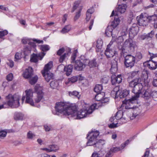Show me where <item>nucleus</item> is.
<instances>
[{
	"label": "nucleus",
	"mask_w": 157,
	"mask_h": 157,
	"mask_svg": "<svg viewBox=\"0 0 157 157\" xmlns=\"http://www.w3.org/2000/svg\"><path fill=\"white\" fill-rule=\"evenodd\" d=\"M140 96L143 98L144 100L148 101L151 97V90L149 89L143 90L142 89V90H140V91L136 92V94L131 98L127 100L123 101V103L137 104L138 99Z\"/></svg>",
	"instance_id": "f257e3e1"
},
{
	"label": "nucleus",
	"mask_w": 157,
	"mask_h": 157,
	"mask_svg": "<svg viewBox=\"0 0 157 157\" xmlns=\"http://www.w3.org/2000/svg\"><path fill=\"white\" fill-rule=\"evenodd\" d=\"M72 105L62 102H57L55 107V111H53L52 113L54 114L57 115L62 114L65 116L70 115L71 109H75V107H72Z\"/></svg>",
	"instance_id": "f03ea898"
},
{
	"label": "nucleus",
	"mask_w": 157,
	"mask_h": 157,
	"mask_svg": "<svg viewBox=\"0 0 157 157\" xmlns=\"http://www.w3.org/2000/svg\"><path fill=\"white\" fill-rule=\"evenodd\" d=\"M95 104H94L90 107V109L89 108L88 109H82L80 111H77V108L76 106L73 105L72 107H75L74 109H71L70 115L72 117H75V118L76 119H80L86 117L88 115L92 113L93 111V108L95 109Z\"/></svg>",
	"instance_id": "7ed1b4c3"
},
{
	"label": "nucleus",
	"mask_w": 157,
	"mask_h": 157,
	"mask_svg": "<svg viewBox=\"0 0 157 157\" xmlns=\"http://www.w3.org/2000/svg\"><path fill=\"white\" fill-rule=\"evenodd\" d=\"M8 105L11 108H16L20 105V97L19 96L13 95L9 94L6 97Z\"/></svg>",
	"instance_id": "20e7f679"
},
{
	"label": "nucleus",
	"mask_w": 157,
	"mask_h": 157,
	"mask_svg": "<svg viewBox=\"0 0 157 157\" xmlns=\"http://www.w3.org/2000/svg\"><path fill=\"white\" fill-rule=\"evenodd\" d=\"M52 66V62L50 61L45 65L43 71H42V75L47 82H49L50 80L54 78V75L49 71Z\"/></svg>",
	"instance_id": "39448f33"
},
{
	"label": "nucleus",
	"mask_w": 157,
	"mask_h": 157,
	"mask_svg": "<svg viewBox=\"0 0 157 157\" xmlns=\"http://www.w3.org/2000/svg\"><path fill=\"white\" fill-rule=\"evenodd\" d=\"M98 131L92 130L87 135L86 138L88 141L86 143L87 146H92L97 140V137L99 134Z\"/></svg>",
	"instance_id": "423d86ee"
},
{
	"label": "nucleus",
	"mask_w": 157,
	"mask_h": 157,
	"mask_svg": "<svg viewBox=\"0 0 157 157\" xmlns=\"http://www.w3.org/2000/svg\"><path fill=\"white\" fill-rule=\"evenodd\" d=\"M141 79L140 78H136L132 80L129 83V86L133 88L132 92L136 94V92L142 90L143 86L140 83Z\"/></svg>",
	"instance_id": "0eeeda50"
},
{
	"label": "nucleus",
	"mask_w": 157,
	"mask_h": 157,
	"mask_svg": "<svg viewBox=\"0 0 157 157\" xmlns=\"http://www.w3.org/2000/svg\"><path fill=\"white\" fill-rule=\"evenodd\" d=\"M136 58L131 54H128L124 57V64L126 68H132L134 65Z\"/></svg>",
	"instance_id": "6e6552de"
},
{
	"label": "nucleus",
	"mask_w": 157,
	"mask_h": 157,
	"mask_svg": "<svg viewBox=\"0 0 157 157\" xmlns=\"http://www.w3.org/2000/svg\"><path fill=\"white\" fill-rule=\"evenodd\" d=\"M119 23V20L118 18L114 17V21L109 25L105 30V34L108 37L110 36L112 34L113 28H116Z\"/></svg>",
	"instance_id": "1a4fd4ad"
},
{
	"label": "nucleus",
	"mask_w": 157,
	"mask_h": 157,
	"mask_svg": "<svg viewBox=\"0 0 157 157\" xmlns=\"http://www.w3.org/2000/svg\"><path fill=\"white\" fill-rule=\"evenodd\" d=\"M80 60H77L74 63V69L78 71H81L85 67L86 63L84 62V59H85L84 56H81L80 57Z\"/></svg>",
	"instance_id": "9d476101"
},
{
	"label": "nucleus",
	"mask_w": 157,
	"mask_h": 157,
	"mask_svg": "<svg viewBox=\"0 0 157 157\" xmlns=\"http://www.w3.org/2000/svg\"><path fill=\"white\" fill-rule=\"evenodd\" d=\"M124 45L130 52H133L136 46L135 42L133 41L131 38L126 40L124 42Z\"/></svg>",
	"instance_id": "9b49d317"
},
{
	"label": "nucleus",
	"mask_w": 157,
	"mask_h": 157,
	"mask_svg": "<svg viewBox=\"0 0 157 157\" xmlns=\"http://www.w3.org/2000/svg\"><path fill=\"white\" fill-rule=\"evenodd\" d=\"M26 93L25 102L30 104L31 105L35 106L34 102L33 99V92L31 89L25 91Z\"/></svg>",
	"instance_id": "f8f14e48"
},
{
	"label": "nucleus",
	"mask_w": 157,
	"mask_h": 157,
	"mask_svg": "<svg viewBox=\"0 0 157 157\" xmlns=\"http://www.w3.org/2000/svg\"><path fill=\"white\" fill-rule=\"evenodd\" d=\"M127 7V6L126 4H122L121 5H119L118 8L116 9L115 10L116 13H115L114 10L113 11L110 17L115 15V16H117V18H118L117 17L119 13H124L126 10ZM115 17L117 18L116 17Z\"/></svg>",
	"instance_id": "ddd939ff"
},
{
	"label": "nucleus",
	"mask_w": 157,
	"mask_h": 157,
	"mask_svg": "<svg viewBox=\"0 0 157 157\" xmlns=\"http://www.w3.org/2000/svg\"><path fill=\"white\" fill-rule=\"evenodd\" d=\"M147 15L146 13H142L140 15L139 19H138V17H137L138 23L139 25L144 26L147 25L148 20L147 17Z\"/></svg>",
	"instance_id": "4468645a"
},
{
	"label": "nucleus",
	"mask_w": 157,
	"mask_h": 157,
	"mask_svg": "<svg viewBox=\"0 0 157 157\" xmlns=\"http://www.w3.org/2000/svg\"><path fill=\"white\" fill-rule=\"evenodd\" d=\"M35 90L37 94L36 98L35 99L36 103H39L43 98L44 93L42 91L40 87L35 86Z\"/></svg>",
	"instance_id": "2eb2a0df"
},
{
	"label": "nucleus",
	"mask_w": 157,
	"mask_h": 157,
	"mask_svg": "<svg viewBox=\"0 0 157 157\" xmlns=\"http://www.w3.org/2000/svg\"><path fill=\"white\" fill-rule=\"evenodd\" d=\"M144 66L148 67L151 70H154L157 68V62L150 59L143 63Z\"/></svg>",
	"instance_id": "dca6fc26"
},
{
	"label": "nucleus",
	"mask_w": 157,
	"mask_h": 157,
	"mask_svg": "<svg viewBox=\"0 0 157 157\" xmlns=\"http://www.w3.org/2000/svg\"><path fill=\"white\" fill-rule=\"evenodd\" d=\"M45 54V53L43 52H41L38 54H33L31 56L30 61L31 62L36 63L38 62V59L42 60Z\"/></svg>",
	"instance_id": "f3484780"
},
{
	"label": "nucleus",
	"mask_w": 157,
	"mask_h": 157,
	"mask_svg": "<svg viewBox=\"0 0 157 157\" xmlns=\"http://www.w3.org/2000/svg\"><path fill=\"white\" fill-rule=\"evenodd\" d=\"M139 30V28L137 25L136 24H133L129 30V36L133 37L137 34Z\"/></svg>",
	"instance_id": "a211bd4d"
},
{
	"label": "nucleus",
	"mask_w": 157,
	"mask_h": 157,
	"mask_svg": "<svg viewBox=\"0 0 157 157\" xmlns=\"http://www.w3.org/2000/svg\"><path fill=\"white\" fill-rule=\"evenodd\" d=\"M33 75V71L32 68L29 67L23 72L22 75L25 78H31Z\"/></svg>",
	"instance_id": "6ab92c4d"
},
{
	"label": "nucleus",
	"mask_w": 157,
	"mask_h": 157,
	"mask_svg": "<svg viewBox=\"0 0 157 157\" xmlns=\"http://www.w3.org/2000/svg\"><path fill=\"white\" fill-rule=\"evenodd\" d=\"M123 104H124L123 103ZM124 104H125L126 105H130V106L128 107L129 109H132L133 108L134 109H133V112L132 113V116L131 117V119H133L135 117H136L141 112V110L138 107H136L135 108H134V105L132 107L130 105L131 104H128V103L126 104L125 103H124Z\"/></svg>",
	"instance_id": "aec40b11"
},
{
	"label": "nucleus",
	"mask_w": 157,
	"mask_h": 157,
	"mask_svg": "<svg viewBox=\"0 0 157 157\" xmlns=\"http://www.w3.org/2000/svg\"><path fill=\"white\" fill-rule=\"evenodd\" d=\"M129 94V91L126 90L123 91L118 90L116 93L115 98L119 97L120 98L126 97Z\"/></svg>",
	"instance_id": "412c9836"
},
{
	"label": "nucleus",
	"mask_w": 157,
	"mask_h": 157,
	"mask_svg": "<svg viewBox=\"0 0 157 157\" xmlns=\"http://www.w3.org/2000/svg\"><path fill=\"white\" fill-rule=\"evenodd\" d=\"M111 45L109 44L105 51V54L107 58H109L113 56L115 54V51L113 50L110 48Z\"/></svg>",
	"instance_id": "4be33fe9"
},
{
	"label": "nucleus",
	"mask_w": 157,
	"mask_h": 157,
	"mask_svg": "<svg viewBox=\"0 0 157 157\" xmlns=\"http://www.w3.org/2000/svg\"><path fill=\"white\" fill-rule=\"evenodd\" d=\"M117 59H115L112 60L110 71L113 74L115 73L117 71Z\"/></svg>",
	"instance_id": "5701e85b"
},
{
	"label": "nucleus",
	"mask_w": 157,
	"mask_h": 157,
	"mask_svg": "<svg viewBox=\"0 0 157 157\" xmlns=\"http://www.w3.org/2000/svg\"><path fill=\"white\" fill-rule=\"evenodd\" d=\"M83 61L85 63H86V65L88 64L90 67H94L98 66V64L96 61V59H94L92 60H89L85 58V59H84Z\"/></svg>",
	"instance_id": "b1692460"
},
{
	"label": "nucleus",
	"mask_w": 157,
	"mask_h": 157,
	"mask_svg": "<svg viewBox=\"0 0 157 157\" xmlns=\"http://www.w3.org/2000/svg\"><path fill=\"white\" fill-rule=\"evenodd\" d=\"M154 34V32L153 30L147 34L144 33L141 36L140 38L141 40H150Z\"/></svg>",
	"instance_id": "393cba45"
},
{
	"label": "nucleus",
	"mask_w": 157,
	"mask_h": 157,
	"mask_svg": "<svg viewBox=\"0 0 157 157\" xmlns=\"http://www.w3.org/2000/svg\"><path fill=\"white\" fill-rule=\"evenodd\" d=\"M105 144V141L103 140H96L92 146H94V148L96 149H100L102 147V146Z\"/></svg>",
	"instance_id": "a878e982"
},
{
	"label": "nucleus",
	"mask_w": 157,
	"mask_h": 157,
	"mask_svg": "<svg viewBox=\"0 0 157 157\" xmlns=\"http://www.w3.org/2000/svg\"><path fill=\"white\" fill-rule=\"evenodd\" d=\"M103 44V41L101 39H98L97 41L96 51L97 52H99L101 51Z\"/></svg>",
	"instance_id": "bb28decb"
},
{
	"label": "nucleus",
	"mask_w": 157,
	"mask_h": 157,
	"mask_svg": "<svg viewBox=\"0 0 157 157\" xmlns=\"http://www.w3.org/2000/svg\"><path fill=\"white\" fill-rule=\"evenodd\" d=\"M73 68V65L71 64L69 65L67 67H64V71L66 72V74L67 76H69L71 74Z\"/></svg>",
	"instance_id": "cd10ccee"
},
{
	"label": "nucleus",
	"mask_w": 157,
	"mask_h": 157,
	"mask_svg": "<svg viewBox=\"0 0 157 157\" xmlns=\"http://www.w3.org/2000/svg\"><path fill=\"white\" fill-rule=\"evenodd\" d=\"M105 95V93L104 92L97 93L95 96V99L97 101H101L104 97Z\"/></svg>",
	"instance_id": "c85d7f7f"
},
{
	"label": "nucleus",
	"mask_w": 157,
	"mask_h": 157,
	"mask_svg": "<svg viewBox=\"0 0 157 157\" xmlns=\"http://www.w3.org/2000/svg\"><path fill=\"white\" fill-rule=\"evenodd\" d=\"M24 115L22 113L16 112L14 114V118L15 120H22L23 119Z\"/></svg>",
	"instance_id": "c756f323"
},
{
	"label": "nucleus",
	"mask_w": 157,
	"mask_h": 157,
	"mask_svg": "<svg viewBox=\"0 0 157 157\" xmlns=\"http://www.w3.org/2000/svg\"><path fill=\"white\" fill-rule=\"evenodd\" d=\"M31 48L30 47H25L23 51V53L25 55V58H26V56L29 55L31 53Z\"/></svg>",
	"instance_id": "7c9ffc66"
},
{
	"label": "nucleus",
	"mask_w": 157,
	"mask_h": 157,
	"mask_svg": "<svg viewBox=\"0 0 157 157\" xmlns=\"http://www.w3.org/2000/svg\"><path fill=\"white\" fill-rule=\"evenodd\" d=\"M102 86L101 84H97L96 85L94 88V90L95 92L97 93H99L102 92L101 91L102 90Z\"/></svg>",
	"instance_id": "2f4dec72"
},
{
	"label": "nucleus",
	"mask_w": 157,
	"mask_h": 157,
	"mask_svg": "<svg viewBox=\"0 0 157 157\" xmlns=\"http://www.w3.org/2000/svg\"><path fill=\"white\" fill-rule=\"evenodd\" d=\"M29 82L30 83L33 85L35 84L38 80V78L37 75H35L33 77H32L29 78Z\"/></svg>",
	"instance_id": "473e14b6"
},
{
	"label": "nucleus",
	"mask_w": 157,
	"mask_h": 157,
	"mask_svg": "<svg viewBox=\"0 0 157 157\" xmlns=\"http://www.w3.org/2000/svg\"><path fill=\"white\" fill-rule=\"evenodd\" d=\"M71 28V27L70 25H66L61 31V32L63 34L67 33L70 31Z\"/></svg>",
	"instance_id": "72a5a7b5"
},
{
	"label": "nucleus",
	"mask_w": 157,
	"mask_h": 157,
	"mask_svg": "<svg viewBox=\"0 0 157 157\" xmlns=\"http://www.w3.org/2000/svg\"><path fill=\"white\" fill-rule=\"evenodd\" d=\"M69 95L71 96H73L76 97L78 98H79L80 97L79 93L76 91H70L69 92Z\"/></svg>",
	"instance_id": "f704fd0d"
},
{
	"label": "nucleus",
	"mask_w": 157,
	"mask_h": 157,
	"mask_svg": "<svg viewBox=\"0 0 157 157\" xmlns=\"http://www.w3.org/2000/svg\"><path fill=\"white\" fill-rule=\"evenodd\" d=\"M8 131H6L5 130L0 131V136L1 138L6 136L7 132H13V130L12 129L8 130Z\"/></svg>",
	"instance_id": "c9c22d12"
},
{
	"label": "nucleus",
	"mask_w": 157,
	"mask_h": 157,
	"mask_svg": "<svg viewBox=\"0 0 157 157\" xmlns=\"http://www.w3.org/2000/svg\"><path fill=\"white\" fill-rule=\"evenodd\" d=\"M147 17L148 20V22H151L155 21L157 19V16L155 15L148 16L147 15Z\"/></svg>",
	"instance_id": "e433bc0d"
},
{
	"label": "nucleus",
	"mask_w": 157,
	"mask_h": 157,
	"mask_svg": "<svg viewBox=\"0 0 157 157\" xmlns=\"http://www.w3.org/2000/svg\"><path fill=\"white\" fill-rule=\"evenodd\" d=\"M50 85L52 88V89H55L58 86L59 84L57 81L54 80L51 82Z\"/></svg>",
	"instance_id": "4c0bfd02"
},
{
	"label": "nucleus",
	"mask_w": 157,
	"mask_h": 157,
	"mask_svg": "<svg viewBox=\"0 0 157 157\" xmlns=\"http://www.w3.org/2000/svg\"><path fill=\"white\" fill-rule=\"evenodd\" d=\"M49 147L50 148L51 152H56L59 149V146L58 145L55 144H52V145H50L49 146Z\"/></svg>",
	"instance_id": "58836bf2"
},
{
	"label": "nucleus",
	"mask_w": 157,
	"mask_h": 157,
	"mask_svg": "<svg viewBox=\"0 0 157 157\" xmlns=\"http://www.w3.org/2000/svg\"><path fill=\"white\" fill-rule=\"evenodd\" d=\"M40 48L43 52H44L49 50L50 49V47L48 45H43L40 46Z\"/></svg>",
	"instance_id": "ea45409f"
},
{
	"label": "nucleus",
	"mask_w": 157,
	"mask_h": 157,
	"mask_svg": "<svg viewBox=\"0 0 157 157\" xmlns=\"http://www.w3.org/2000/svg\"><path fill=\"white\" fill-rule=\"evenodd\" d=\"M80 3V2L79 1H77L75 2L72 8V10L71 11L72 13L77 8Z\"/></svg>",
	"instance_id": "a19ab883"
},
{
	"label": "nucleus",
	"mask_w": 157,
	"mask_h": 157,
	"mask_svg": "<svg viewBox=\"0 0 157 157\" xmlns=\"http://www.w3.org/2000/svg\"><path fill=\"white\" fill-rule=\"evenodd\" d=\"M117 79L115 75H113L111 77V81L112 85H115L117 83Z\"/></svg>",
	"instance_id": "79ce46f5"
},
{
	"label": "nucleus",
	"mask_w": 157,
	"mask_h": 157,
	"mask_svg": "<svg viewBox=\"0 0 157 157\" xmlns=\"http://www.w3.org/2000/svg\"><path fill=\"white\" fill-rule=\"evenodd\" d=\"M82 10V9H79L78 11L76 12V14L74 17V20L75 21H76L78 19L81 15V12Z\"/></svg>",
	"instance_id": "37998d69"
},
{
	"label": "nucleus",
	"mask_w": 157,
	"mask_h": 157,
	"mask_svg": "<svg viewBox=\"0 0 157 157\" xmlns=\"http://www.w3.org/2000/svg\"><path fill=\"white\" fill-rule=\"evenodd\" d=\"M142 55L140 52H137L136 55V59H137L138 61L140 60L142 58Z\"/></svg>",
	"instance_id": "c03bdc74"
},
{
	"label": "nucleus",
	"mask_w": 157,
	"mask_h": 157,
	"mask_svg": "<svg viewBox=\"0 0 157 157\" xmlns=\"http://www.w3.org/2000/svg\"><path fill=\"white\" fill-rule=\"evenodd\" d=\"M27 136L28 138L29 139H32L33 137L35 136V135L30 131H29L28 132Z\"/></svg>",
	"instance_id": "a18cd8bd"
},
{
	"label": "nucleus",
	"mask_w": 157,
	"mask_h": 157,
	"mask_svg": "<svg viewBox=\"0 0 157 157\" xmlns=\"http://www.w3.org/2000/svg\"><path fill=\"white\" fill-rule=\"evenodd\" d=\"M78 78L77 76H73L68 79L69 82L72 83L75 82L77 81Z\"/></svg>",
	"instance_id": "49530a36"
},
{
	"label": "nucleus",
	"mask_w": 157,
	"mask_h": 157,
	"mask_svg": "<svg viewBox=\"0 0 157 157\" xmlns=\"http://www.w3.org/2000/svg\"><path fill=\"white\" fill-rule=\"evenodd\" d=\"M121 147H114L110 149L111 151H112V152H116L117 151H118L122 149H121Z\"/></svg>",
	"instance_id": "de8ad7c7"
},
{
	"label": "nucleus",
	"mask_w": 157,
	"mask_h": 157,
	"mask_svg": "<svg viewBox=\"0 0 157 157\" xmlns=\"http://www.w3.org/2000/svg\"><path fill=\"white\" fill-rule=\"evenodd\" d=\"M76 53L75 52H74L73 53L71 57V62L72 63H75L76 57Z\"/></svg>",
	"instance_id": "09e8293b"
},
{
	"label": "nucleus",
	"mask_w": 157,
	"mask_h": 157,
	"mask_svg": "<svg viewBox=\"0 0 157 157\" xmlns=\"http://www.w3.org/2000/svg\"><path fill=\"white\" fill-rule=\"evenodd\" d=\"M21 53L17 52L15 56V60L17 61L20 59L21 58Z\"/></svg>",
	"instance_id": "8fccbe9b"
},
{
	"label": "nucleus",
	"mask_w": 157,
	"mask_h": 157,
	"mask_svg": "<svg viewBox=\"0 0 157 157\" xmlns=\"http://www.w3.org/2000/svg\"><path fill=\"white\" fill-rule=\"evenodd\" d=\"M8 33V32L6 30L0 31V38H2L3 36L7 35Z\"/></svg>",
	"instance_id": "3c124183"
},
{
	"label": "nucleus",
	"mask_w": 157,
	"mask_h": 157,
	"mask_svg": "<svg viewBox=\"0 0 157 157\" xmlns=\"http://www.w3.org/2000/svg\"><path fill=\"white\" fill-rule=\"evenodd\" d=\"M120 125L119 124H115L114 123H113L109 125V127L110 128H113L117 127Z\"/></svg>",
	"instance_id": "603ef678"
},
{
	"label": "nucleus",
	"mask_w": 157,
	"mask_h": 157,
	"mask_svg": "<svg viewBox=\"0 0 157 157\" xmlns=\"http://www.w3.org/2000/svg\"><path fill=\"white\" fill-rule=\"evenodd\" d=\"M30 40L26 38H23L21 40V42L24 44H28L29 45V42H30Z\"/></svg>",
	"instance_id": "864d4df0"
},
{
	"label": "nucleus",
	"mask_w": 157,
	"mask_h": 157,
	"mask_svg": "<svg viewBox=\"0 0 157 157\" xmlns=\"http://www.w3.org/2000/svg\"><path fill=\"white\" fill-rule=\"evenodd\" d=\"M65 51V49L63 48H62L59 49L57 52V55L59 56H60Z\"/></svg>",
	"instance_id": "5fc2aeb1"
},
{
	"label": "nucleus",
	"mask_w": 157,
	"mask_h": 157,
	"mask_svg": "<svg viewBox=\"0 0 157 157\" xmlns=\"http://www.w3.org/2000/svg\"><path fill=\"white\" fill-rule=\"evenodd\" d=\"M13 76L12 74L10 73L7 75L6 76V79L9 81H11L13 79Z\"/></svg>",
	"instance_id": "6e6d98bb"
},
{
	"label": "nucleus",
	"mask_w": 157,
	"mask_h": 157,
	"mask_svg": "<svg viewBox=\"0 0 157 157\" xmlns=\"http://www.w3.org/2000/svg\"><path fill=\"white\" fill-rule=\"evenodd\" d=\"M149 55L150 56V59L151 60L153 58L157 57V53L154 54L152 53L149 52Z\"/></svg>",
	"instance_id": "4d7b16f0"
},
{
	"label": "nucleus",
	"mask_w": 157,
	"mask_h": 157,
	"mask_svg": "<svg viewBox=\"0 0 157 157\" xmlns=\"http://www.w3.org/2000/svg\"><path fill=\"white\" fill-rule=\"evenodd\" d=\"M67 54L64 53L62 56H61L59 59V61L60 62L62 63L63 62V61L66 55Z\"/></svg>",
	"instance_id": "13d9d810"
},
{
	"label": "nucleus",
	"mask_w": 157,
	"mask_h": 157,
	"mask_svg": "<svg viewBox=\"0 0 157 157\" xmlns=\"http://www.w3.org/2000/svg\"><path fill=\"white\" fill-rule=\"evenodd\" d=\"M117 77V83L119 84L121 83L122 80L121 75H118Z\"/></svg>",
	"instance_id": "bf43d9fd"
},
{
	"label": "nucleus",
	"mask_w": 157,
	"mask_h": 157,
	"mask_svg": "<svg viewBox=\"0 0 157 157\" xmlns=\"http://www.w3.org/2000/svg\"><path fill=\"white\" fill-rule=\"evenodd\" d=\"M109 98L108 97L103 98L102 100L101 101L102 103H104L108 102L109 101Z\"/></svg>",
	"instance_id": "052dcab7"
},
{
	"label": "nucleus",
	"mask_w": 157,
	"mask_h": 157,
	"mask_svg": "<svg viewBox=\"0 0 157 157\" xmlns=\"http://www.w3.org/2000/svg\"><path fill=\"white\" fill-rule=\"evenodd\" d=\"M29 46L27 47H30L31 48V47H33V48H35L36 47V45L35 44V43L31 41L30 42H29Z\"/></svg>",
	"instance_id": "680f3d73"
},
{
	"label": "nucleus",
	"mask_w": 157,
	"mask_h": 157,
	"mask_svg": "<svg viewBox=\"0 0 157 157\" xmlns=\"http://www.w3.org/2000/svg\"><path fill=\"white\" fill-rule=\"evenodd\" d=\"M129 143V140H127L125 141V142H124L123 144H122L121 145V149H123L126 145L128 144Z\"/></svg>",
	"instance_id": "e2e57ef3"
},
{
	"label": "nucleus",
	"mask_w": 157,
	"mask_h": 157,
	"mask_svg": "<svg viewBox=\"0 0 157 157\" xmlns=\"http://www.w3.org/2000/svg\"><path fill=\"white\" fill-rule=\"evenodd\" d=\"M151 97L153 98H157V91H151Z\"/></svg>",
	"instance_id": "0e129e2a"
},
{
	"label": "nucleus",
	"mask_w": 157,
	"mask_h": 157,
	"mask_svg": "<svg viewBox=\"0 0 157 157\" xmlns=\"http://www.w3.org/2000/svg\"><path fill=\"white\" fill-rule=\"evenodd\" d=\"M138 71H134L132 72L131 75V77L132 78H133L135 76L138 75Z\"/></svg>",
	"instance_id": "69168bd1"
},
{
	"label": "nucleus",
	"mask_w": 157,
	"mask_h": 157,
	"mask_svg": "<svg viewBox=\"0 0 157 157\" xmlns=\"http://www.w3.org/2000/svg\"><path fill=\"white\" fill-rule=\"evenodd\" d=\"M113 152L111 151V149L105 155V157H111L113 155Z\"/></svg>",
	"instance_id": "338daca9"
},
{
	"label": "nucleus",
	"mask_w": 157,
	"mask_h": 157,
	"mask_svg": "<svg viewBox=\"0 0 157 157\" xmlns=\"http://www.w3.org/2000/svg\"><path fill=\"white\" fill-rule=\"evenodd\" d=\"M156 79H154L152 82V84L154 86L157 87V77Z\"/></svg>",
	"instance_id": "774afa93"
}]
</instances>
